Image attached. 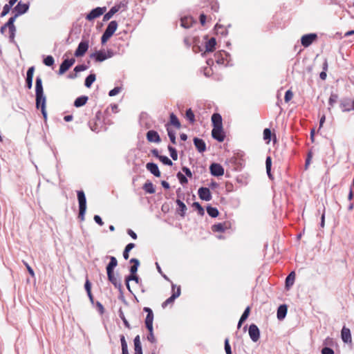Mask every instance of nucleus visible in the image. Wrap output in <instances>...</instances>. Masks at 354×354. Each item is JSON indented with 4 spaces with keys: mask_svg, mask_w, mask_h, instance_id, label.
I'll list each match as a JSON object with an SVG mask.
<instances>
[{
    "mask_svg": "<svg viewBox=\"0 0 354 354\" xmlns=\"http://www.w3.org/2000/svg\"><path fill=\"white\" fill-rule=\"evenodd\" d=\"M35 95H36V107H41V111L44 118L46 119L47 113L46 111V97L44 95L42 86V80L40 77L36 78L35 82Z\"/></svg>",
    "mask_w": 354,
    "mask_h": 354,
    "instance_id": "obj_1",
    "label": "nucleus"
},
{
    "mask_svg": "<svg viewBox=\"0 0 354 354\" xmlns=\"http://www.w3.org/2000/svg\"><path fill=\"white\" fill-rule=\"evenodd\" d=\"M77 199L79 203V216L80 221L84 220V216L86 210V199L84 192L82 190L77 192Z\"/></svg>",
    "mask_w": 354,
    "mask_h": 354,
    "instance_id": "obj_2",
    "label": "nucleus"
},
{
    "mask_svg": "<svg viewBox=\"0 0 354 354\" xmlns=\"http://www.w3.org/2000/svg\"><path fill=\"white\" fill-rule=\"evenodd\" d=\"M30 7L29 3H23L21 1H19L17 4L13 8L12 12L17 17L28 12Z\"/></svg>",
    "mask_w": 354,
    "mask_h": 354,
    "instance_id": "obj_3",
    "label": "nucleus"
},
{
    "mask_svg": "<svg viewBox=\"0 0 354 354\" xmlns=\"http://www.w3.org/2000/svg\"><path fill=\"white\" fill-rule=\"evenodd\" d=\"M123 8V10H126L127 8V3L124 2H120L118 4H115L114 6H113L108 12H106L104 15V21H107L110 19L113 15H115L116 12H118L120 9Z\"/></svg>",
    "mask_w": 354,
    "mask_h": 354,
    "instance_id": "obj_4",
    "label": "nucleus"
},
{
    "mask_svg": "<svg viewBox=\"0 0 354 354\" xmlns=\"http://www.w3.org/2000/svg\"><path fill=\"white\" fill-rule=\"evenodd\" d=\"M17 18V17L14 15V16L10 17L8 19V21L5 24L6 26H7L8 30H9V33H10L9 38H10V41L11 42H14L15 41V32H16V27H15L14 23H15V21Z\"/></svg>",
    "mask_w": 354,
    "mask_h": 354,
    "instance_id": "obj_5",
    "label": "nucleus"
},
{
    "mask_svg": "<svg viewBox=\"0 0 354 354\" xmlns=\"http://www.w3.org/2000/svg\"><path fill=\"white\" fill-rule=\"evenodd\" d=\"M113 55V53L111 50H107L106 53L100 50L91 54V57H94L96 62H102L105 59L111 57Z\"/></svg>",
    "mask_w": 354,
    "mask_h": 354,
    "instance_id": "obj_6",
    "label": "nucleus"
},
{
    "mask_svg": "<svg viewBox=\"0 0 354 354\" xmlns=\"http://www.w3.org/2000/svg\"><path fill=\"white\" fill-rule=\"evenodd\" d=\"M89 47V41L88 39L82 40L78 44V46L75 51V56L77 57L83 56L88 50Z\"/></svg>",
    "mask_w": 354,
    "mask_h": 354,
    "instance_id": "obj_7",
    "label": "nucleus"
},
{
    "mask_svg": "<svg viewBox=\"0 0 354 354\" xmlns=\"http://www.w3.org/2000/svg\"><path fill=\"white\" fill-rule=\"evenodd\" d=\"M106 11V8L105 7H103V8H101V7H97V8H95L94 9H93L86 17V19L88 20V21H92L97 17H99L100 16H101L102 15H103V13Z\"/></svg>",
    "mask_w": 354,
    "mask_h": 354,
    "instance_id": "obj_8",
    "label": "nucleus"
},
{
    "mask_svg": "<svg viewBox=\"0 0 354 354\" xmlns=\"http://www.w3.org/2000/svg\"><path fill=\"white\" fill-rule=\"evenodd\" d=\"M212 136L218 142H223L225 139V133L223 131V126L214 127L212 131Z\"/></svg>",
    "mask_w": 354,
    "mask_h": 354,
    "instance_id": "obj_9",
    "label": "nucleus"
},
{
    "mask_svg": "<svg viewBox=\"0 0 354 354\" xmlns=\"http://www.w3.org/2000/svg\"><path fill=\"white\" fill-rule=\"evenodd\" d=\"M248 333L250 339L254 342H257L260 337V331L257 326L254 324H252L250 326L248 329Z\"/></svg>",
    "mask_w": 354,
    "mask_h": 354,
    "instance_id": "obj_10",
    "label": "nucleus"
},
{
    "mask_svg": "<svg viewBox=\"0 0 354 354\" xmlns=\"http://www.w3.org/2000/svg\"><path fill=\"white\" fill-rule=\"evenodd\" d=\"M210 173L214 176H221L224 174L223 167L218 163H212L209 167Z\"/></svg>",
    "mask_w": 354,
    "mask_h": 354,
    "instance_id": "obj_11",
    "label": "nucleus"
},
{
    "mask_svg": "<svg viewBox=\"0 0 354 354\" xmlns=\"http://www.w3.org/2000/svg\"><path fill=\"white\" fill-rule=\"evenodd\" d=\"M317 37V35L315 33L304 35L301 37V43L304 47H308L313 44Z\"/></svg>",
    "mask_w": 354,
    "mask_h": 354,
    "instance_id": "obj_12",
    "label": "nucleus"
},
{
    "mask_svg": "<svg viewBox=\"0 0 354 354\" xmlns=\"http://www.w3.org/2000/svg\"><path fill=\"white\" fill-rule=\"evenodd\" d=\"M75 60L73 58L66 59L62 62L59 66V75L64 74L66 71H68L75 63Z\"/></svg>",
    "mask_w": 354,
    "mask_h": 354,
    "instance_id": "obj_13",
    "label": "nucleus"
},
{
    "mask_svg": "<svg viewBox=\"0 0 354 354\" xmlns=\"http://www.w3.org/2000/svg\"><path fill=\"white\" fill-rule=\"evenodd\" d=\"M143 310L147 313L146 319H145V325L148 330H151L153 328V313L151 308L148 307H145Z\"/></svg>",
    "mask_w": 354,
    "mask_h": 354,
    "instance_id": "obj_14",
    "label": "nucleus"
},
{
    "mask_svg": "<svg viewBox=\"0 0 354 354\" xmlns=\"http://www.w3.org/2000/svg\"><path fill=\"white\" fill-rule=\"evenodd\" d=\"M198 194L201 200L209 201L212 199V194L209 188L201 187L198 190Z\"/></svg>",
    "mask_w": 354,
    "mask_h": 354,
    "instance_id": "obj_15",
    "label": "nucleus"
},
{
    "mask_svg": "<svg viewBox=\"0 0 354 354\" xmlns=\"http://www.w3.org/2000/svg\"><path fill=\"white\" fill-rule=\"evenodd\" d=\"M109 281L119 290L122 289V284L114 275L113 271H106Z\"/></svg>",
    "mask_w": 354,
    "mask_h": 354,
    "instance_id": "obj_16",
    "label": "nucleus"
},
{
    "mask_svg": "<svg viewBox=\"0 0 354 354\" xmlns=\"http://www.w3.org/2000/svg\"><path fill=\"white\" fill-rule=\"evenodd\" d=\"M194 145L199 153H203L206 151V144L203 139L194 138Z\"/></svg>",
    "mask_w": 354,
    "mask_h": 354,
    "instance_id": "obj_17",
    "label": "nucleus"
},
{
    "mask_svg": "<svg viewBox=\"0 0 354 354\" xmlns=\"http://www.w3.org/2000/svg\"><path fill=\"white\" fill-rule=\"evenodd\" d=\"M147 138L149 142L158 143L161 141L159 134L157 131L149 130L147 133Z\"/></svg>",
    "mask_w": 354,
    "mask_h": 354,
    "instance_id": "obj_18",
    "label": "nucleus"
},
{
    "mask_svg": "<svg viewBox=\"0 0 354 354\" xmlns=\"http://www.w3.org/2000/svg\"><path fill=\"white\" fill-rule=\"evenodd\" d=\"M146 168L148 171H149L156 177L160 176V171L158 169L157 164L153 163V162H148L146 165Z\"/></svg>",
    "mask_w": 354,
    "mask_h": 354,
    "instance_id": "obj_19",
    "label": "nucleus"
},
{
    "mask_svg": "<svg viewBox=\"0 0 354 354\" xmlns=\"http://www.w3.org/2000/svg\"><path fill=\"white\" fill-rule=\"evenodd\" d=\"M342 341L345 343H351L352 341L351 330L349 328L343 327L341 331Z\"/></svg>",
    "mask_w": 354,
    "mask_h": 354,
    "instance_id": "obj_20",
    "label": "nucleus"
},
{
    "mask_svg": "<svg viewBox=\"0 0 354 354\" xmlns=\"http://www.w3.org/2000/svg\"><path fill=\"white\" fill-rule=\"evenodd\" d=\"M229 227V224L226 222L219 223L212 225V230L215 232H224Z\"/></svg>",
    "mask_w": 354,
    "mask_h": 354,
    "instance_id": "obj_21",
    "label": "nucleus"
},
{
    "mask_svg": "<svg viewBox=\"0 0 354 354\" xmlns=\"http://www.w3.org/2000/svg\"><path fill=\"white\" fill-rule=\"evenodd\" d=\"M118 28V23L116 21H111L107 26L104 32L111 37L113 35Z\"/></svg>",
    "mask_w": 354,
    "mask_h": 354,
    "instance_id": "obj_22",
    "label": "nucleus"
},
{
    "mask_svg": "<svg viewBox=\"0 0 354 354\" xmlns=\"http://www.w3.org/2000/svg\"><path fill=\"white\" fill-rule=\"evenodd\" d=\"M212 122L213 127L223 126L222 125V117L219 113H216L212 115Z\"/></svg>",
    "mask_w": 354,
    "mask_h": 354,
    "instance_id": "obj_23",
    "label": "nucleus"
},
{
    "mask_svg": "<svg viewBox=\"0 0 354 354\" xmlns=\"http://www.w3.org/2000/svg\"><path fill=\"white\" fill-rule=\"evenodd\" d=\"M287 314V306L286 305H281L277 309V318L281 320L285 318Z\"/></svg>",
    "mask_w": 354,
    "mask_h": 354,
    "instance_id": "obj_24",
    "label": "nucleus"
},
{
    "mask_svg": "<svg viewBox=\"0 0 354 354\" xmlns=\"http://www.w3.org/2000/svg\"><path fill=\"white\" fill-rule=\"evenodd\" d=\"M194 22V20L192 17H185L181 18L180 23L181 26H183L185 28H189L192 26V24Z\"/></svg>",
    "mask_w": 354,
    "mask_h": 354,
    "instance_id": "obj_25",
    "label": "nucleus"
},
{
    "mask_svg": "<svg viewBox=\"0 0 354 354\" xmlns=\"http://www.w3.org/2000/svg\"><path fill=\"white\" fill-rule=\"evenodd\" d=\"M176 204L178 205L179 207V209H178V212L179 213V214L182 216V217H184L185 215V213H186V211H187V207L186 205H185V203L181 201L180 199H177L176 201Z\"/></svg>",
    "mask_w": 354,
    "mask_h": 354,
    "instance_id": "obj_26",
    "label": "nucleus"
},
{
    "mask_svg": "<svg viewBox=\"0 0 354 354\" xmlns=\"http://www.w3.org/2000/svg\"><path fill=\"white\" fill-rule=\"evenodd\" d=\"M88 99V97L86 95H82L80 97H78L74 102V106L75 107L82 106L86 103Z\"/></svg>",
    "mask_w": 354,
    "mask_h": 354,
    "instance_id": "obj_27",
    "label": "nucleus"
},
{
    "mask_svg": "<svg viewBox=\"0 0 354 354\" xmlns=\"http://www.w3.org/2000/svg\"><path fill=\"white\" fill-rule=\"evenodd\" d=\"M216 44V39L214 37H212L208 41L206 42L205 49L207 52H212L215 48V46Z\"/></svg>",
    "mask_w": 354,
    "mask_h": 354,
    "instance_id": "obj_28",
    "label": "nucleus"
},
{
    "mask_svg": "<svg viewBox=\"0 0 354 354\" xmlns=\"http://www.w3.org/2000/svg\"><path fill=\"white\" fill-rule=\"evenodd\" d=\"M130 263H133V266H132L130 268L131 274H135L137 272V271H138V266L140 265V261H139L138 259L133 258V259H131L130 260Z\"/></svg>",
    "mask_w": 354,
    "mask_h": 354,
    "instance_id": "obj_29",
    "label": "nucleus"
},
{
    "mask_svg": "<svg viewBox=\"0 0 354 354\" xmlns=\"http://www.w3.org/2000/svg\"><path fill=\"white\" fill-rule=\"evenodd\" d=\"M110 262L106 266V271H113L114 268L118 265V261L115 257H110Z\"/></svg>",
    "mask_w": 354,
    "mask_h": 354,
    "instance_id": "obj_30",
    "label": "nucleus"
},
{
    "mask_svg": "<svg viewBox=\"0 0 354 354\" xmlns=\"http://www.w3.org/2000/svg\"><path fill=\"white\" fill-rule=\"evenodd\" d=\"M295 274L294 272H291L286 279V286L289 288L292 286L295 282Z\"/></svg>",
    "mask_w": 354,
    "mask_h": 354,
    "instance_id": "obj_31",
    "label": "nucleus"
},
{
    "mask_svg": "<svg viewBox=\"0 0 354 354\" xmlns=\"http://www.w3.org/2000/svg\"><path fill=\"white\" fill-rule=\"evenodd\" d=\"M121 346H122V354H129L128 352V346L125 339V337L124 335H120V336Z\"/></svg>",
    "mask_w": 354,
    "mask_h": 354,
    "instance_id": "obj_32",
    "label": "nucleus"
},
{
    "mask_svg": "<svg viewBox=\"0 0 354 354\" xmlns=\"http://www.w3.org/2000/svg\"><path fill=\"white\" fill-rule=\"evenodd\" d=\"M170 123L176 129L180 128V122L178 119L177 116L173 113L170 114Z\"/></svg>",
    "mask_w": 354,
    "mask_h": 354,
    "instance_id": "obj_33",
    "label": "nucleus"
},
{
    "mask_svg": "<svg viewBox=\"0 0 354 354\" xmlns=\"http://www.w3.org/2000/svg\"><path fill=\"white\" fill-rule=\"evenodd\" d=\"M130 281H135L138 283L139 282V277L136 274H130L126 277V286H127V289L129 291H131L130 286H129Z\"/></svg>",
    "mask_w": 354,
    "mask_h": 354,
    "instance_id": "obj_34",
    "label": "nucleus"
},
{
    "mask_svg": "<svg viewBox=\"0 0 354 354\" xmlns=\"http://www.w3.org/2000/svg\"><path fill=\"white\" fill-rule=\"evenodd\" d=\"M143 189L147 193L149 194H153L155 192L153 185L150 181H147L145 183Z\"/></svg>",
    "mask_w": 354,
    "mask_h": 354,
    "instance_id": "obj_35",
    "label": "nucleus"
},
{
    "mask_svg": "<svg viewBox=\"0 0 354 354\" xmlns=\"http://www.w3.org/2000/svg\"><path fill=\"white\" fill-rule=\"evenodd\" d=\"M135 247V244L133 243H130L127 244L124 248L123 252V257L124 259L127 260L129 257V252Z\"/></svg>",
    "mask_w": 354,
    "mask_h": 354,
    "instance_id": "obj_36",
    "label": "nucleus"
},
{
    "mask_svg": "<svg viewBox=\"0 0 354 354\" xmlns=\"http://www.w3.org/2000/svg\"><path fill=\"white\" fill-rule=\"evenodd\" d=\"M95 80V74H90L88 76L86 77L84 82V85L87 88H90L92 84Z\"/></svg>",
    "mask_w": 354,
    "mask_h": 354,
    "instance_id": "obj_37",
    "label": "nucleus"
},
{
    "mask_svg": "<svg viewBox=\"0 0 354 354\" xmlns=\"http://www.w3.org/2000/svg\"><path fill=\"white\" fill-rule=\"evenodd\" d=\"M207 212L212 218H216L218 216V210L216 207L207 206Z\"/></svg>",
    "mask_w": 354,
    "mask_h": 354,
    "instance_id": "obj_38",
    "label": "nucleus"
},
{
    "mask_svg": "<svg viewBox=\"0 0 354 354\" xmlns=\"http://www.w3.org/2000/svg\"><path fill=\"white\" fill-rule=\"evenodd\" d=\"M167 131L168 133V136L169 138L170 141L172 144L175 145L176 143V133L174 130L171 129L168 125H167Z\"/></svg>",
    "mask_w": 354,
    "mask_h": 354,
    "instance_id": "obj_39",
    "label": "nucleus"
},
{
    "mask_svg": "<svg viewBox=\"0 0 354 354\" xmlns=\"http://www.w3.org/2000/svg\"><path fill=\"white\" fill-rule=\"evenodd\" d=\"M186 118L192 124L195 122V116L191 109L186 111Z\"/></svg>",
    "mask_w": 354,
    "mask_h": 354,
    "instance_id": "obj_40",
    "label": "nucleus"
},
{
    "mask_svg": "<svg viewBox=\"0 0 354 354\" xmlns=\"http://www.w3.org/2000/svg\"><path fill=\"white\" fill-rule=\"evenodd\" d=\"M167 148L170 153V156L171 157V158L174 160H176L178 159V153L176 149L171 147V145H169Z\"/></svg>",
    "mask_w": 354,
    "mask_h": 354,
    "instance_id": "obj_41",
    "label": "nucleus"
},
{
    "mask_svg": "<svg viewBox=\"0 0 354 354\" xmlns=\"http://www.w3.org/2000/svg\"><path fill=\"white\" fill-rule=\"evenodd\" d=\"M54 58L51 55H48L44 59V64L46 66H51L54 64Z\"/></svg>",
    "mask_w": 354,
    "mask_h": 354,
    "instance_id": "obj_42",
    "label": "nucleus"
},
{
    "mask_svg": "<svg viewBox=\"0 0 354 354\" xmlns=\"http://www.w3.org/2000/svg\"><path fill=\"white\" fill-rule=\"evenodd\" d=\"M119 317L122 320L124 326L127 328L131 329V326H130L129 322L127 321V319H126V317H125V316L124 315V313L121 310H120V311H119Z\"/></svg>",
    "mask_w": 354,
    "mask_h": 354,
    "instance_id": "obj_43",
    "label": "nucleus"
},
{
    "mask_svg": "<svg viewBox=\"0 0 354 354\" xmlns=\"http://www.w3.org/2000/svg\"><path fill=\"white\" fill-rule=\"evenodd\" d=\"M159 160L164 165H169V166H171L173 165L172 161L167 156H161L159 157Z\"/></svg>",
    "mask_w": 354,
    "mask_h": 354,
    "instance_id": "obj_44",
    "label": "nucleus"
},
{
    "mask_svg": "<svg viewBox=\"0 0 354 354\" xmlns=\"http://www.w3.org/2000/svg\"><path fill=\"white\" fill-rule=\"evenodd\" d=\"M224 348H225V351L226 354H232V353L231 346H230L228 338H226L225 339Z\"/></svg>",
    "mask_w": 354,
    "mask_h": 354,
    "instance_id": "obj_45",
    "label": "nucleus"
},
{
    "mask_svg": "<svg viewBox=\"0 0 354 354\" xmlns=\"http://www.w3.org/2000/svg\"><path fill=\"white\" fill-rule=\"evenodd\" d=\"M11 8H12L11 5H9L8 3L6 4L3 8V10L1 13V17H3L6 16V15H8Z\"/></svg>",
    "mask_w": 354,
    "mask_h": 354,
    "instance_id": "obj_46",
    "label": "nucleus"
},
{
    "mask_svg": "<svg viewBox=\"0 0 354 354\" xmlns=\"http://www.w3.org/2000/svg\"><path fill=\"white\" fill-rule=\"evenodd\" d=\"M175 299L174 297L171 295L162 304V307L165 308L168 305L173 304Z\"/></svg>",
    "mask_w": 354,
    "mask_h": 354,
    "instance_id": "obj_47",
    "label": "nucleus"
},
{
    "mask_svg": "<svg viewBox=\"0 0 354 354\" xmlns=\"http://www.w3.org/2000/svg\"><path fill=\"white\" fill-rule=\"evenodd\" d=\"M192 205L198 210V214L200 215L204 214V209H203V207L200 205L199 203L194 202Z\"/></svg>",
    "mask_w": 354,
    "mask_h": 354,
    "instance_id": "obj_48",
    "label": "nucleus"
},
{
    "mask_svg": "<svg viewBox=\"0 0 354 354\" xmlns=\"http://www.w3.org/2000/svg\"><path fill=\"white\" fill-rule=\"evenodd\" d=\"M250 308L248 306L241 317V322H245L249 316Z\"/></svg>",
    "mask_w": 354,
    "mask_h": 354,
    "instance_id": "obj_49",
    "label": "nucleus"
},
{
    "mask_svg": "<svg viewBox=\"0 0 354 354\" xmlns=\"http://www.w3.org/2000/svg\"><path fill=\"white\" fill-rule=\"evenodd\" d=\"M177 177H178L180 183L182 185L187 183L188 180H187V178L183 174H182L180 172H178L177 174Z\"/></svg>",
    "mask_w": 354,
    "mask_h": 354,
    "instance_id": "obj_50",
    "label": "nucleus"
},
{
    "mask_svg": "<svg viewBox=\"0 0 354 354\" xmlns=\"http://www.w3.org/2000/svg\"><path fill=\"white\" fill-rule=\"evenodd\" d=\"M176 286L174 284H172V290H173V293H172V296L174 297L175 299L178 298L180 295V287L178 286L177 288V290L176 291L174 290V288H175Z\"/></svg>",
    "mask_w": 354,
    "mask_h": 354,
    "instance_id": "obj_51",
    "label": "nucleus"
},
{
    "mask_svg": "<svg viewBox=\"0 0 354 354\" xmlns=\"http://www.w3.org/2000/svg\"><path fill=\"white\" fill-rule=\"evenodd\" d=\"M122 88L121 87H115L112 90H111L109 93V95L111 97L115 96L118 95L121 91Z\"/></svg>",
    "mask_w": 354,
    "mask_h": 354,
    "instance_id": "obj_52",
    "label": "nucleus"
},
{
    "mask_svg": "<svg viewBox=\"0 0 354 354\" xmlns=\"http://www.w3.org/2000/svg\"><path fill=\"white\" fill-rule=\"evenodd\" d=\"M149 333V335H147V340L149 341L151 343H154L156 342V338H155V336L153 335V328H151V330H148Z\"/></svg>",
    "mask_w": 354,
    "mask_h": 354,
    "instance_id": "obj_53",
    "label": "nucleus"
},
{
    "mask_svg": "<svg viewBox=\"0 0 354 354\" xmlns=\"http://www.w3.org/2000/svg\"><path fill=\"white\" fill-rule=\"evenodd\" d=\"M87 66L84 64H80L74 68V71L77 73L78 72L84 71L87 69Z\"/></svg>",
    "mask_w": 354,
    "mask_h": 354,
    "instance_id": "obj_54",
    "label": "nucleus"
},
{
    "mask_svg": "<svg viewBox=\"0 0 354 354\" xmlns=\"http://www.w3.org/2000/svg\"><path fill=\"white\" fill-rule=\"evenodd\" d=\"M293 97V93L290 90H288L284 96V100L286 102H288Z\"/></svg>",
    "mask_w": 354,
    "mask_h": 354,
    "instance_id": "obj_55",
    "label": "nucleus"
},
{
    "mask_svg": "<svg viewBox=\"0 0 354 354\" xmlns=\"http://www.w3.org/2000/svg\"><path fill=\"white\" fill-rule=\"evenodd\" d=\"M337 98H338V96L337 94H331L329 97V100H328L329 104L330 106H333V104L337 102Z\"/></svg>",
    "mask_w": 354,
    "mask_h": 354,
    "instance_id": "obj_56",
    "label": "nucleus"
},
{
    "mask_svg": "<svg viewBox=\"0 0 354 354\" xmlns=\"http://www.w3.org/2000/svg\"><path fill=\"white\" fill-rule=\"evenodd\" d=\"M84 288L87 292V295H90V292H91V283L88 279H86L85 281Z\"/></svg>",
    "mask_w": 354,
    "mask_h": 354,
    "instance_id": "obj_57",
    "label": "nucleus"
},
{
    "mask_svg": "<svg viewBox=\"0 0 354 354\" xmlns=\"http://www.w3.org/2000/svg\"><path fill=\"white\" fill-rule=\"evenodd\" d=\"M271 131L270 129H265L263 130V138L264 140H270L271 138Z\"/></svg>",
    "mask_w": 354,
    "mask_h": 354,
    "instance_id": "obj_58",
    "label": "nucleus"
},
{
    "mask_svg": "<svg viewBox=\"0 0 354 354\" xmlns=\"http://www.w3.org/2000/svg\"><path fill=\"white\" fill-rule=\"evenodd\" d=\"M34 70V66H31L28 69L26 73V78H33Z\"/></svg>",
    "mask_w": 354,
    "mask_h": 354,
    "instance_id": "obj_59",
    "label": "nucleus"
},
{
    "mask_svg": "<svg viewBox=\"0 0 354 354\" xmlns=\"http://www.w3.org/2000/svg\"><path fill=\"white\" fill-rule=\"evenodd\" d=\"M322 354H334V351L329 347H324L322 350Z\"/></svg>",
    "mask_w": 354,
    "mask_h": 354,
    "instance_id": "obj_60",
    "label": "nucleus"
},
{
    "mask_svg": "<svg viewBox=\"0 0 354 354\" xmlns=\"http://www.w3.org/2000/svg\"><path fill=\"white\" fill-rule=\"evenodd\" d=\"M272 160L270 156H268L266 160V170H271Z\"/></svg>",
    "mask_w": 354,
    "mask_h": 354,
    "instance_id": "obj_61",
    "label": "nucleus"
},
{
    "mask_svg": "<svg viewBox=\"0 0 354 354\" xmlns=\"http://www.w3.org/2000/svg\"><path fill=\"white\" fill-rule=\"evenodd\" d=\"M110 37H111L110 35L106 34L104 32V33L102 34V36L101 37V42H102V44H104Z\"/></svg>",
    "mask_w": 354,
    "mask_h": 354,
    "instance_id": "obj_62",
    "label": "nucleus"
},
{
    "mask_svg": "<svg viewBox=\"0 0 354 354\" xmlns=\"http://www.w3.org/2000/svg\"><path fill=\"white\" fill-rule=\"evenodd\" d=\"M182 170L186 174V176H187L188 177L191 178L192 176V171H191V170L188 167H183L182 168Z\"/></svg>",
    "mask_w": 354,
    "mask_h": 354,
    "instance_id": "obj_63",
    "label": "nucleus"
},
{
    "mask_svg": "<svg viewBox=\"0 0 354 354\" xmlns=\"http://www.w3.org/2000/svg\"><path fill=\"white\" fill-rule=\"evenodd\" d=\"M134 354H142V346H134Z\"/></svg>",
    "mask_w": 354,
    "mask_h": 354,
    "instance_id": "obj_64",
    "label": "nucleus"
}]
</instances>
